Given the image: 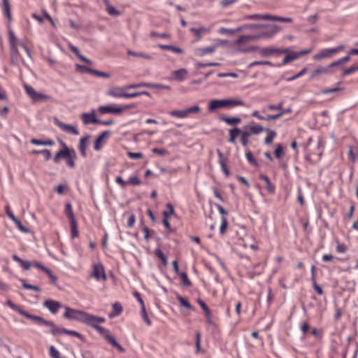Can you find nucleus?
<instances>
[{"label":"nucleus","mask_w":358,"mask_h":358,"mask_svg":"<svg viewBox=\"0 0 358 358\" xmlns=\"http://www.w3.org/2000/svg\"><path fill=\"white\" fill-rule=\"evenodd\" d=\"M64 317L68 320H76L87 325L92 315L83 310L73 309L68 306L64 307Z\"/></svg>","instance_id":"3"},{"label":"nucleus","mask_w":358,"mask_h":358,"mask_svg":"<svg viewBox=\"0 0 358 358\" xmlns=\"http://www.w3.org/2000/svg\"><path fill=\"white\" fill-rule=\"evenodd\" d=\"M141 317L144 322L148 325L150 326L152 324V322L150 320L148 313L145 310V307H142L141 308Z\"/></svg>","instance_id":"56"},{"label":"nucleus","mask_w":358,"mask_h":358,"mask_svg":"<svg viewBox=\"0 0 358 358\" xmlns=\"http://www.w3.org/2000/svg\"><path fill=\"white\" fill-rule=\"evenodd\" d=\"M135 222H136V217L134 214H131L127 219V227L129 228H132L134 226Z\"/></svg>","instance_id":"63"},{"label":"nucleus","mask_w":358,"mask_h":358,"mask_svg":"<svg viewBox=\"0 0 358 358\" xmlns=\"http://www.w3.org/2000/svg\"><path fill=\"white\" fill-rule=\"evenodd\" d=\"M333 67L334 66H331V64L328 66H319L312 73L311 77L314 78L319 75L329 73L331 71Z\"/></svg>","instance_id":"30"},{"label":"nucleus","mask_w":358,"mask_h":358,"mask_svg":"<svg viewBox=\"0 0 358 358\" xmlns=\"http://www.w3.org/2000/svg\"><path fill=\"white\" fill-rule=\"evenodd\" d=\"M264 131V128L259 124L252 122V124L245 126L244 131H241V142L243 146L248 145V138L251 135H258Z\"/></svg>","instance_id":"6"},{"label":"nucleus","mask_w":358,"mask_h":358,"mask_svg":"<svg viewBox=\"0 0 358 358\" xmlns=\"http://www.w3.org/2000/svg\"><path fill=\"white\" fill-rule=\"evenodd\" d=\"M211 27L201 26L199 27H192L190 31L196 36V41H199L203 35L210 33Z\"/></svg>","instance_id":"17"},{"label":"nucleus","mask_w":358,"mask_h":358,"mask_svg":"<svg viewBox=\"0 0 358 358\" xmlns=\"http://www.w3.org/2000/svg\"><path fill=\"white\" fill-rule=\"evenodd\" d=\"M180 279L182 280V284L185 286L189 287L192 285L191 281L189 280L187 274L186 273H181L180 274Z\"/></svg>","instance_id":"58"},{"label":"nucleus","mask_w":358,"mask_h":358,"mask_svg":"<svg viewBox=\"0 0 358 358\" xmlns=\"http://www.w3.org/2000/svg\"><path fill=\"white\" fill-rule=\"evenodd\" d=\"M127 54L129 55H131V56H134V57H143V58L146 59H152V56H150V55L145 54V53H143V52H133V51L129 50L127 51Z\"/></svg>","instance_id":"51"},{"label":"nucleus","mask_w":358,"mask_h":358,"mask_svg":"<svg viewBox=\"0 0 358 358\" xmlns=\"http://www.w3.org/2000/svg\"><path fill=\"white\" fill-rule=\"evenodd\" d=\"M105 322H106V319L104 317H99V316H96V315H92L90 320L89 321V322L87 324V325L90 326L91 327H92L93 329L96 330L98 331V333L100 335H101L108 343H109L110 341L114 336H113L110 334L109 330H108L107 329H106V328H104L103 327L99 326V324H103Z\"/></svg>","instance_id":"5"},{"label":"nucleus","mask_w":358,"mask_h":358,"mask_svg":"<svg viewBox=\"0 0 358 358\" xmlns=\"http://www.w3.org/2000/svg\"><path fill=\"white\" fill-rule=\"evenodd\" d=\"M12 258L15 262H17L24 270H29L30 268L33 266V262H31L28 261H24L20 257H19L17 255H13Z\"/></svg>","instance_id":"29"},{"label":"nucleus","mask_w":358,"mask_h":358,"mask_svg":"<svg viewBox=\"0 0 358 358\" xmlns=\"http://www.w3.org/2000/svg\"><path fill=\"white\" fill-rule=\"evenodd\" d=\"M65 213L69 220V222L76 220L75 215L73 211L72 206L70 203H67L65 205Z\"/></svg>","instance_id":"37"},{"label":"nucleus","mask_w":358,"mask_h":358,"mask_svg":"<svg viewBox=\"0 0 358 358\" xmlns=\"http://www.w3.org/2000/svg\"><path fill=\"white\" fill-rule=\"evenodd\" d=\"M264 130L267 132V135L264 138V143L266 145H270L273 142L274 138L276 137L277 133L275 131L271 130L269 129H266Z\"/></svg>","instance_id":"40"},{"label":"nucleus","mask_w":358,"mask_h":358,"mask_svg":"<svg viewBox=\"0 0 358 358\" xmlns=\"http://www.w3.org/2000/svg\"><path fill=\"white\" fill-rule=\"evenodd\" d=\"M286 54L287 55H285V57L282 61L283 65H285V64H287L292 61H294L296 59H298L299 58L296 52H293L290 53V51L289 50V52H287Z\"/></svg>","instance_id":"36"},{"label":"nucleus","mask_w":358,"mask_h":358,"mask_svg":"<svg viewBox=\"0 0 358 358\" xmlns=\"http://www.w3.org/2000/svg\"><path fill=\"white\" fill-rule=\"evenodd\" d=\"M241 134V130L238 127H234L229 130V142L233 144H235L236 143V138L237 136Z\"/></svg>","instance_id":"33"},{"label":"nucleus","mask_w":358,"mask_h":358,"mask_svg":"<svg viewBox=\"0 0 358 358\" xmlns=\"http://www.w3.org/2000/svg\"><path fill=\"white\" fill-rule=\"evenodd\" d=\"M6 304L10 307L12 310L17 311L19 314L22 315V312L24 311L20 306L13 303L11 301L8 300L6 301Z\"/></svg>","instance_id":"55"},{"label":"nucleus","mask_w":358,"mask_h":358,"mask_svg":"<svg viewBox=\"0 0 358 358\" xmlns=\"http://www.w3.org/2000/svg\"><path fill=\"white\" fill-rule=\"evenodd\" d=\"M130 108L131 107L129 105H122L121 106H115L114 105H106L99 106L98 108V111L101 114L120 115L124 110H127Z\"/></svg>","instance_id":"10"},{"label":"nucleus","mask_w":358,"mask_h":358,"mask_svg":"<svg viewBox=\"0 0 358 358\" xmlns=\"http://www.w3.org/2000/svg\"><path fill=\"white\" fill-rule=\"evenodd\" d=\"M259 65H269L273 66L272 63L269 61H255L253 62H251L249 64V67H252L255 66H259Z\"/></svg>","instance_id":"61"},{"label":"nucleus","mask_w":358,"mask_h":358,"mask_svg":"<svg viewBox=\"0 0 358 358\" xmlns=\"http://www.w3.org/2000/svg\"><path fill=\"white\" fill-rule=\"evenodd\" d=\"M152 152L161 156H165L169 154V152L166 150L157 148H154L152 150Z\"/></svg>","instance_id":"64"},{"label":"nucleus","mask_w":358,"mask_h":358,"mask_svg":"<svg viewBox=\"0 0 358 358\" xmlns=\"http://www.w3.org/2000/svg\"><path fill=\"white\" fill-rule=\"evenodd\" d=\"M30 143L35 145H50L53 146L55 143V141L52 139H48V140H38L36 138H32L30 141Z\"/></svg>","instance_id":"34"},{"label":"nucleus","mask_w":358,"mask_h":358,"mask_svg":"<svg viewBox=\"0 0 358 358\" xmlns=\"http://www.w3.org/2000/svg\"><path fill=\"white\" fill-rule=\"evenodd\" d=\"M217 154L219 157V164L221 166L222 171L224 173L226 176L228 177L230 175V172L227 168L226 159L224 157V155L220 150H217Z\"/></svg>","instance_id":"27"},{"label":"nucleus","mask_w":358,"mask_h":358,"mask_svg":"<svg viewBox=\"0 0 358 358\" xmlns=\"http://www.w3.org/2000/svg\"><path fill=\"white\" fill-rule=\"evenodd\" d=\"M69 48L80 60L89 64H92L91 60L88 59L80 53L78 49L76 47L73 46V45H70Z\"/></svg>","instance_id":"39"},{"label":"nucleus","mask_w":358,"mask_h":358,"mask_svg":"<svg viewBox=\"0 0 358 358\" xmlns=\"http://www.w3.org/2000/svg\"><path fill=\"white\" fill-rule=\"evenodd\" d=\"M257 40L255 34L254 35H243L241 36L236 41L235 44L236 45H241L243 43H246L249 41H255Z\"/></svg>","instance_id":"35"},{"label":"nucleus","mask_w":358,"mask_h":358,"mask_svg":"<svg viewBox=\"0 0 358 358\" xmlns=\"http://www.w3.org/2000/svg\"><path fill=\"white\" fill-rule=\"evenodd\" d=\"M246 20H272V21H279L281 22H292V19L291 17H279L276 15H271L269 14H254L249 15L245 17Z\"/></svg>","instance_id":"9"},{"label":"nucleus","mask_w":358,"mask_h":358,"mask_svg":"<svg viewBox=\"0 0 358 358\" xmlns=\"http://www.w3.org/2000/svg\"><path fill=\"white\" fill-rule=\"evenodd\" d=\"M138 87H147L154 89H169V87L168 85H164L161 84H156V83H138Z\"/></svg>","instance_id":"38"},{"label":"nucleus","mask_w":358,"mask_h":358,"mask_svg":"<svg viewBox=\"0 0 358 358\" xmlns=\"http://www.w3.org/2000/svg\"><path fill=\"white\" fill-rule=\"evenodd\" d=\"M158 46L159 48H161L162 50H171L177 54H182L184 52L182 49L176 47V46H173V45H171L159 44Z\"/></svg>","instance_id":"41"},{"label":"nucleus","mask_w":358,"mask_h":358,"mask_svg":"<svg viewBox=\"0 0 358 358\" xmlns=\"http://www.w3.org/2000/svg\"><path fill=\"white\" fill-rule=\"evenodd\" d=\"M88 278L96 281H106L107 275L103 264L100 262L93 263Z\"/></svg>","instance_id":"7"},{"label":"nucleus","mask_w":358,"mask_h":358,"mask_svg":"<svg viewBox=\"0 0 358 358\" xmlns=\"http://www.w3.org/2000/svg\"><path fill=\"white\" fill-rule=\"evenodd\" d=\"M21 282H22V287L24 289H26L33 290V291H35V292H40L41 291V288L39 287L28 284V283L26 282V280H24V279H22Z\"/></svg>","instance_id":"49"},{"label":"nucleus","mask_w":358,"mask_h":358,"mask_svg":"<svg viewBox=\"0 0 358 358\" xmlns=\"http://www.w3.org/2000/svg\"><path fill=\"white\" fill-rule=\"evenodd\" d=\"M220 64L217 62H208V63H201V62H197L195 66L197 69L201 68H205V67H209V66H218Z\"/></svg>","instance_id":"53"},{"label":"nucleus","mask_w":358,"mask_h":358,"mask_svg":"<svg viewBox=\"0 0 358 358\" xmlns=\"http://www.w3.org/2000/svg\"><path fill=\"white\" fill-rule=\"evenodd\" d=\"M63 148L59 150L53 158L55 164H58L62 159L66 160V164L68 167L73 169L76 166V160L77 159L76 153L73 148H69L62 143Z\"/></svg>","instance_id":"2"},{"label":"nucleus","mask_w":358,"mask_h":358,"mask_svg":"<svg viewBox=\"0 0 358 358\" xmlns=\"http://www.w3.org/2000/svg\"><path fill=\"white\" fill-rule=\"evenodd\" d=\"M167 210H164L162 213L163 215V224L168 231V232H171L172 228L171 224L169 222V219L171 215H173L175 213V210L173 205L170 203L166 204Z\"/></svg>","instance_id":"15"},{"label":"nucleus","mask_w":358,"mask_h":358,"mask_svg":"<svg viewBox=\"0 0 358 358\" xmlns=\"http://www.w3.org/2000/svg\"><path fill=\"white\" fill-rule=\"evenodd\" d=\"M259 179L265 182L266 188L268 193L272 194L275 193V187L271 182L268 176L264 174H261L259 176Z\"/></svg>","instance_id":"28"},{"label":"nucleus","mask_w":358,"mask_h":358,"mask_svg":"<svg viewBox=\"0 0 358 358\" xmlns=\"http://www.w3.org/2000/svg\"><path fill=\"white\" fill-rule=\"evenodd\" d=\"M90 138V136L87 135L80 139L78 144V150L83 157H86L87 156L86 150L89 145Z\"/></svg>","instance_id":"23"},{"label":"nucleus","mask_w":358,"mask_h":358,"mask_svg":"<svg viewBox=\"0 0 358 358\" xmlns=\"http://www.w3.org/2000/svg\"><path fill=\"white\" fill-rule=\"evenodd\" d=\"M127 90L125 86L124 87H113L110 88L107 92L106 94L108 96L114 97V98H124V99H131L139 96L141 95H146L148 96H150V94L146 91L133 92V93H126L124 91Z\"/></svg>","instance_id":"4"},{"label":"nucleus","mask_w":358,"mask_h":358,"mask_svg":"<svg viewBox=\"0 0 358 358\" xmlns=\"http://www.w3.org/2000/svg\"><path fill=\"white\" fill-rule=\"evenodd\" d=\"M228 227V221L225 217L221 218V225L220 227V233L221 235H224Z\"/></svg>","instance_id":"50"},{"label":"nucleus","mask_w":358,"mask_h":358,"mask_svg":"<svg viewBox=\"0 0 358 358\" xmlns=\"http://www.w3.org/2000/svg\"><path fill=\"white\" fill-rule=\"evenodd\" d=\"M350 59V55H348V56H345V57H343L339 59H338L337 61H335L334 62H332L331 64V66H336L342 63H346L348 62H349Z\"/></svg>","instance_id":"59"},{"label":"nucleus","mask_w":358,"mask_h":358,"mask_svg":"<svg viewBox=\"0 0 358 358\" xmlns=\"http://www.w3.org/2000/svg\"><path fill=\"white\" fill-rule=\"evenodd\" d=\"M57 126L63 131H65L66 133H69V134H73V135H78L79 134V131H78V129L76 127L73 126V125L66 124H64L63 122H58L57 123Z\"/></svg>","instance_id":"25"},{"label":"nucleus","mask_w":358,"mask_h":358,"mask_svg":"<svg viewBox=\"0 0 358 358\" xmlns=\"http://www.w3.org/2000/svg\"><path fill=\"white\" fill-rule=\"evenodd\" d=\"M21 315H22V316L25 317L26 318L31 320L39 324H42V325H45H45H52V321L46 320L39 316L33 315L31 314H29L28 312H27L25 310L22 312Z\"/></svg>","instance_id":"19"},{"label":"nucleus","mask_w":358,"mask_h":358,"mask_svg":"<svg viewBox=\"0 0 358 358\" xmlns=\"http://www.w3.org/2000/svg\"><path fill=\"white\" fill-rule=\"evenodd\" d=\"M348 159L352 162H355L357 158V155L354 150L352 146H349V150L348 153Z\"/></svg>","instance_id":"60"},{"label":"nucleus","mask_w":358,"mask_h":358,"mask_svg":"<svg viewBox=\"0 0 358 358\" xmlns=\"http://www.w3.org/2000/svg\"><path fill=\"white\" fill-rule=\"evenodd\" d=\"M177 301L179 302L181 306L186 308L188 310H192L193 308L189 302L180 295L177 296Z\"/></svg>","instance_id":"45"},{"label":"nucleus","mask_w":358,"mask_h":358,"mask_svg":"<svg viewBox=\"0 0 358 358\" xmlns=\"http://www.w3.org/2000/svg\"><path fill=\"white\" fill-rule=\"evenodd\" d=\"M110 345L117 348V350L120 352H124V349L116 341L115 338L113 337L109 342Z\"/></svg>","instance_id":"62"},{"label":"nucleus","mask_w":358,"mask_h":358,"mask_svg":"<svg viewBox=\"0 0 358 358\" xmlns=\"http://www.w3.org/2000/svg\"><path fill=\"white\" fill-rule=\"evenodd\" d=\"M201 112V108L196 105L191 106L188 108H186L185 110H173L169 112V115L171 117H177V118H186L189 116V114H197Z\"/></svg>","instance_id":"13"},{"label":"nucleus","mask_w":358,"mask_h":358,"mask_svg":"<svg viewBox=\"0 0 358 358\" xmlns=\"http://www.w3.org/2000/svg\"><path fill=\"white\" fill-rule=\"evenodd\" d=\"M274 154L276 158L281 159L283 156V148L281 144H278L274 151Z\"/></svg>","instance_id":"57"},{"label":"nucleus","mask_w":358,"mask_h":358,"mask_svg":"<svg viewBox=\"0 0 358 358\" xmlns=\"http://www.w3.org/2000/svg\"><path fill=\"white\" fill-rule=\"evenodd\" d=\"M24 88L27 94L35 101L48 99V96L36 92L33 87L29 85H26Z\"/></svg>","instance_id":"18"},{"label":"nucleus","mask_w":358,"mask_h":358,"mask_svg":"<svg viewBox=\"0 0 358 358\" xmlns=\"http://www.w3.org/2000/svg\"><path fill=\"white\" fill-rule=\"evenodd\" d=\"M8 41L10 47V52L12 54H17L18 53V39L16 37L15 33L11 29L8 30Z\"/></svg>","instance_id":"22"},{"label":"nucleus","mask_w":358,"mask_h":358,"mask_svg":"<svg viewBox=\"0 0 358 358\" xmlns=\"http://www.w3.org/2000/svg\"><path fill=\"white\" fill-rule=\"evenodd\" d=\"M43 306L47 308L52 314L57 313L59 308L62 307V305L60 302L52 299L45 301L43 302Z\"/></svg>","instance_id":"20"},{"label":"nucleus","mask_w":358,"mask_h":358,"mask_svg":"<svg viewBox=\"0 0 358 358\" xmlns=\"http://www.w3.org/2000/svg\"><path fill=\"white\" fill-rule=\"evenodd\" d=\"M47 326L51 327L50 332L53 336H57V335H59L62 334H64L65 329L57 327L52 322V325H47Z\"/></svg>","instance_id":"43"},{"label":"nucleus","mask_w":358,"mask_h":358,"mask_svg":"<svg viewBox=\"0 0 358 358\" xmlns=\"http://www.w3.org/2000/svg\"><path fill=\"white\" fill-rule=\"evenodd\" d=\"M220 120L230 126H234L241 122V119L238 117H227L221 115L220 117Z\"/></svg>","instance_id":"26"},{"label":"nucleus","mask_w":358,"mask_h":358,"mask_svg":"<svg viewBox=\"0 0 358 358\" xmlns=\"http://www.w3.org/2000/svg\"><path fill=\"white\" fill-rule=\"evenodd\" d=\"M236 106H245V103L238 99H213L208 103V110L213 113L219 109H229Z\"/></svg>","instance_id":"1"},{"label":"nucleus","mask_w":358,"mask_h":358,"mask_svg":"<svg viewBox=\"0 0 358 358\" xmlns=\"http://www.w3.org/2000/svg\"><path fill=\"white\" fill-rule=\"evenodd\" d=\"M224 42L220 39L215 40V44L214 45L204 47V48H197L194 50V55L196 57H202L208 55H211L215 52L217 48L222 45H223Z\"/></svg>","instance_id":"11"},{"label":"nucleus","mask_w":358,"mask_h":358,"mask_svg":"<svg viewBox=\"0 0 358 358\" xmlns=\"http://www.w3.org/2000/svg\"><path fill=\"white\" fill-rule=\"evenodd\" d=\"M280 28L277 24H270L266 26V29L258 34H255L256 39L262 38H271L278 32Z\"/></svg>","instance_id":"14"},{"label":"nucleus","mask_w":358,"mask_h":358,"mask_svg":"<svg viewBox=\"0 0 358 358\" xmlns=\"http://www.w3.org/2000/svg\"><path fill=\"white\" fill-rule=\"evenodd\" d=\"M70 227H71V238H75L78 237L79 236V231L78 229V224L77 221L70 222Z\"/></svg>","instance_id":"42"},{"label":"nucleus","mask_w":358,"mask_h":358,"mask_svg":"<svg viewBox=\"0 0 358 358\" xmlns=\"http://www.w3.org/2000/svg\"><path fill=\"white\" fill-rule=\"evenodd\" d=\"M245 157H246L247 160L248 161V162L250 164H252L255 166H258V163H257V160L255 159V157H253V155L250 151H248L245 153Z\"/></svg>","instance_id":"54"},{"label":"nucleus","mask_w":358,"mask_h":358,"mask_svg":"<svg viewBox=\"0 0 358 358\" xmlns=\"http://www.w3.org/2000/svg\"><path fill=\"white\" fill-rule=\"evenodd\" d=\"M80 118L85 125L90 124H98L99 120L96 118L94 110L91 113H85L81 114Z\"/></svg>","instance_id":"21"},{"label":"nucleus","mask_w":358,"mask_h":358,"mask_svg":"<svg viewBox=\"0 0 358 358\" xmlns=\"http://www.w3.org/2000/svg\"><path fill=\"white\" fill-rule=\"evenodd\" d=\"M5 210L7 215L11 220H13L16 224H20V221L14 215L8 204L5 206Z\"/></svg>","instance_id":"46"},{"label":"nucleus","mask_w":358,"mask_h":358,"mask_svg":"<svg viewBox=\"0 0 358 358\" xmlns=\"http://www.w3.org/2000/svg\"><path fill=\"white\" fill-rule=\"evenodd\" d=\"M154 252H155V255H156V257H157L161 260V262L163 264V266H166L167 259H166V256L164 255V253L162 252V251L160 249L157 248L155 250Z\"/></svg>","instance_id":"47"},{"label":"nucleus","mask_w":358,"mask_h":358,"mask_svg":"<svg viewBox=\"0 0 358 358\" xmlns=\"http://www.w3.org/2000/svg\"><path fill=\"white\" fill-rule=\"evenodd\" d=\"M122 312V307L120 303H115L113 304V312L110 314V317L119 315Z\"/></svg>","instance_id":"44"},{"label":"nucleus","mask_w":358,"mask_h":358,"mask_svg":"<svg viewBox=\"0 0 358 358\" xmlns=\"http://www.w3.org/2000/svg\"><path fill=\"white\" fill-rule=\"evenodd\" d=\"M76 71H80V72L87 73H91V74L93 73V71H94L93 69H92L86 66L80 65V64H76Z\"/></svg>","instance_id":"52"},{"label":"nucleus","mask_w":358,"mask_h":358,"mask_svg":"<svg viewBox=\"0 0 358 358\" xmlns=\"http://www.w3.org/2000/svg\"><path fill=\"white\" fill-rule=\"evenodd\" d=\"M140 185L141 184V181L138 176V175H133L129 177L128 180L127 181V185Z\"/></svg>","instance_id":"48"},{"label":"nucleus","mask_w":358,"mask_h":358,"mask_svg":"<svg viewBox=\"0 0 358 358\" xmlns=\"http://www.w3.org/2000/svg\"><path fill=\"white\" fill-rule=\"evenodd\" d=\"M257 50L259 54L262 57H268L273 55H280L282 53H287L289 52L288 48H258L257 47H253L250 49L243 50V52H250Z\"/></svg>","instance_id":"8"},{"label":"nucleus","mask_w":358,"mask_h":358,"mask_svg":"<svg viewBox=\"0 0 358 358\" xmlns=\"http://www.w3.org/2000/svg\"><path fill=\"white\" fill-rule=\"evenodd\" d=\"M187 70L185 69H180L172 72V78L177 81H183L187 77Z\"/></svg>","instance_id":"24"},{"label":"nucleus","mask_w":358,"mask_h":358,"mask_svg":"<svg viewBox=\"0 0 358 358\" xmlns=\"http://www.w3.org/2000/svg\"><path fill=\"white\" fill-rule=\"evenodd\" d=\"M103 1L106 6V10L108 15L111 16H118L121 15V13L118 10L110 4L109 0H103Z\"/></svg>","instance_id":"31"},{"label":"nucleus","mask_w":358,"mask_h":358,"mask_svg":"<svg viewBox=\"0 0 358 358\" xmlns=\"http://www.w3.org/2000/svg\"><path fill=\"white\" fill-rule=\"evenodd\" d=\"M2 9L5 16L8 21H11L12 15L10 11V5L8 0H2Z\"/></svg>","instance_id":"32"},{"label":"nucleus","mask_w":358,"mask_h":358,"mask_svg":"<svg viewBox=\"0 0 358 358\" xmlns=\"http://www.w3.org/2000/svg\"><path fill=\"white\" fill-rule=\"evenodd\" d=\"M110 134V131H105L96 137L94 143V149L96 151H100L103 148V145L106 143V141Z\"/></svg>","instance_id":"16"},{"label":"nucleus","mask_w":358,"mask_h":358,"mask_svg":"<svg viewBox=\"0 0 358 358\" xmlns=\"http://www.w3.org/2000/svg\"><path fill=\"white\" fill-rule=\"evenodd\" d=\"M345 45H340L333 48H324L321 50L317 54L313 56V59L315 60H320L324 58H330L338 52L343 50Z\"/></svg>","instance_id":"12"}]
</instances>
